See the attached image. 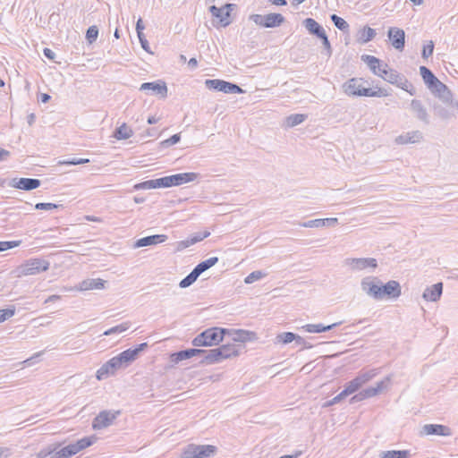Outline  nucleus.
Listing matches in <instances>:
<instances>
[{"mask_svg": "<svg viewBox=\"0 0 458 458\" xmlns=\"http://www.w3.org/2000/svg\"><path fill=\"white\" fill-rule=\"evenodd\" d=\"M367 83L361 78H352L347 81L344 84V92L349 96H358V97H387L389 92L383 88H377V89H372L365 86Z\"/></svg>", "mask_w": 458, "mask_h": 458, "instance_id": "nucleus-1", "label": "nucleus"}, {"mask_svg": "<svg viewBox=\"0 0 458 458\" xmlns=\"http://www.w3.org/2000/svg\"><path fill=\"white\" fill-rule=\"evenodd\" d=\"M231 330L221 327H210L194 337L191 344L196 347L218 345L224 341L226 335H230Z\"/></svg>", "mask_w": 458, "mask_h": 458, "instance_id": "nucleus-2", "label": "nucleus"}, {"mask_svg": "<svg viewBox=\"0 0 458 458\" xmlns=\"http://www.w3.org/2000/svg\"><path fill=\"white\" fill-rule=\"evenodd\" d=\"M420 73L425 84L433 93H437L438 97L443 101L449 100L451 91L448 89L446 85L441 82L428 68L426 66H420Z\"/></svg>", "mask_w": 458, "mask_h": 458, "instance_id": "nucleus-3", "label": "nucleus"}, {"mask_svg": "<svg viewBox=\"0 0 458 458\" xmlns=\"http://www.w3.org/2000/svg\"><path fill=\"white\" fill-rule=\"evenodd\" d=\"M49 262L43 259L27 260L17 267L18 276H34L49 268Z\"/></svg>", "mask_w": 458, "mask_h": 458, "instance_id": "nucleus-4", "label": "nucleus"}, {"mask_svg": "<svg viewBox=\"0 0 458 458\" xmlns=\"http://www.w3.org/2000/svg\"><path fill=\"white\" fill-rule=\"evenodd\" d=\"M216 447L212 445L189 444L183 448V458H209L216 454Z\"/></svg>", "mask_w": 458, "mask_h": 458, "instance_id": "nucleus-5", "label": "nucleus"}, {"mask_svg": "<svg viewBox=\"0 0 458 458\" xmlns=\"http://www.w3.org/2000/svg\"><path fill=\"white\" fill-rule=\"evenodd\" d=\"M249 19L256 25L267 29L279 27L285 21L284 17L281 13H274L266 15L251 14Z\"/></svg>", "mask_w": 458, "mask_h": 458, "instance_id": "nucleus-6", "label": "nucleus"}, {"mask_svg": "<svg viewBox=\"0 0 458 458\" xmlns=\"http://www.w3.org/2000/svg\"><path fill=\"white\" fill-rule=\"evenodd\" d=\"M205 85L208 89L224 92L225 94H241L244 92L237 84L218 79H208L205 81Z\"/></svg>", "mask_w": 458, "mask_h": 458, "instance_id": "nucleus-7", "label": "nucleus"}, {"mask_svg": "<svg viewBox=\"0 0 458 458\" xmlns=\"http://www.w3.org/2000/svg\"><path fill=\"white\" fill-rule=\"evenodd\" d=\"M361 61L364 62L370 71L377 76L381 77L386 76L387 71H389L388 64L381 62L378 58L369 55H362L360 57Z\"/></svg>", "mask_w": 458, "mask_h": 458, "instance_id": "nucleus-8", "label": "nucleus"}, {"mask_svg": "<svg viewBox=\"0 0 458 458\" xmlns=\"http://www.w3.org/2000/svg\"><path fill=\"white\" fill-rule=\"evenodd\" d=\"M235 7L234 4H225L223 7L211 5L209 12L213 17L218 20V24L222 27H226L231 23L230 13Z\"/></svg>", "mask_w": 458, "mask_h": 458, "instance_id": "nucleus-9", "label": "nucleus"}, {"mask_svg": "<svg viewBox=\"0 0 458 458\" xmlns=\"http://www.w3.org/2000/svg\"><path fill=\"white\" fill-rule=\"evenodd\" d=\"M381 281L377 276H366L360 281V289L369 297L378 301L379 285Z\"/></svg>", "mask_w": 458, "mask_h": 458, "instance_id": "nucleus-10", "label": "nucleus"}, {"mask_svg": "<svg viewBox=\"0 0 458 458\" xmlns=\"http://www.w3.org/2000/svg\"><path fill=\"white\" fill-rule=\"evenodd\" d=\"M120 414V411H100L92 421V428L95 430H99L109 427L113 424L114 420Z\"/></svg>", "mask_w": 458, "mask_h": 458, "instance_id": "nucleus-11", "label": "nucleus"}, {"mask_svg": "<svg viewBox=\"0 0 458 458\" xmlns=\"http://www.w3.org/2000/svg\"><path fill=\"white\" fill-rule=\"evenodd\" d=\"M147 347L148 344L142 343L137 345L135 348L127 349L116 355L117 361L120 362L122 367H127L130 363L134 361L139 357L140 352H142Z\"/></svg>", "mask_w": 458, "mask_h": 458, "instance_id": "nucleus-12", "label": "nucleus"}, {"mask_svg": "<svg viewBox=\"0 0 458 458\" xmlns=\"http://www.w3.org/2000/svg\"><path fill=\"white\" fill-rule=\"evenodd\" d=\"M402 293L401 285L397 281L390 280L386 284L379 285L378 301L384 298L397 299Z\"/></svg>", "mask_w": 458, "mask_h": 458, "instance_id": "nucleus-13", "label": "nucleus"}, {"mask_svg": "<svg viewBox=\"0 0 458 458\" xmlns=\"http://www.w3.org/2000/svg\"><path fill=\"white\" fill-rule=\"evenodd\" d=\"M345 264L352 270H364L367 268L375 269L377 267V261L374 258H354L345 259Z\"/></svg>", "mask_w": 458, "mask_h": 458, "instance_id": "nucleus-14", "label": "nucleus"}, {"mask_svg": "<svg viewBox=\"0 0 458 458\" xmlns=\"http://www.w3.org/2000/svg\"><path fill=\"white\" fill-rule=\"evenodd\" d=\"M122 368V365L117 361L116 356L110 359L108 361L104 363L97 371V378L103 380L107 378L109 376L114 375V373Z\"/></svg>", "mask_w": 458, "mask_h": 458, "instance_id": "nucleus-15", "label": "nucleus"}, {"mask_svg": "<svg viewBox=\"0 0 458 458\" xmlns=\"http://www.w3.org/2000/svg\"><path fill=\"white\" fill-rule=\"evenodd\" d=\"M9 185L22 191H32L41 185V181L36 178H13Z\"/></svg>", "mask_w": 458, "mask_h": 458, "instance_id": "nucleus-16", "label": "nucleus"}, {"mask_svg": "<svg viewBox=\"0 0 458 458\" xmlns=\"http://www.w3.org/2000/svg\"><path fill=\"white\" fill-rule=\"evenodd\" d=\"M387 36L395 49L400 51L403 50L405 45V32L403 30L390 27L387 31Z\"/></svg>", "mask_w": 458, "mask_h": 458, "instance_id": "nucleus-17", "label": "nucleus"}, {"mask_svg": "<svg viewBox=\"0 0 458 458\" xmlns=\"http://www.w3.org/2000/svg\"><path fill=\"white\" fill-rule=\"evenodd\" d=\"M140 90H151L153 94L159 95L162 98L167 96V86L163 81H156L152 82H144L140 85Z\"/></svg>", "mask_w": 458, "mask_h": 458, "instance_id": "nucleus-18", "label": "nucleus"}, {"mask_svg": "<svg viewBox=\"0 0 458 458\" xmlns=\"http://www.w3.org/2000/svg\"><path fill=\"white\" fill-rule=\"evenodd\" d=\"M422 433L425 435L450 437L452 430L449 427L441 424H426L422 428Z\"/></svg>", "mask_w": 458, "mask_h": 458, "instance_id": "nucleus-19", "label": "nucleus"}, {"mask_svg": "<svg viewBox=\"0 0 458 458\" xmlns=\"http://www.w3.org/2000/svg\"><path fill=\"white\" fill-rule=\"evenodd\" d=\"M203 352H205L203 349H186L172 353L171 360L174 363H178L182 360L191 359L194 356L201 355Z\"/></svg>", "mask_w": 458, "mask_h": 458, "instance_id": "nucleus-20", "label": "nucleus"}, {"mask_svg": "<svg viewBox=\"0 0 458 458\" xmlns=\"http://www.w3.org/2000/svg\"><path fill=\"white\" fill-rule=\"evenodd\" d=\"M167 240V235L165 234H154L146 237H142L137 240L134 243V248H141L151 245H156L158 243L165 242Z\"/></svg>", "mask_w": 458, "mask_h": 458, "instance_id": "nucleus-21", "label": "nucleus"}, {"mask_svg": "<svg viewBox=\"0 0 458 458\" xmlns=\"http://www.w3.org/2000/svg\"><path fill=\"white\" fill-rule=\"evenodd\" d=\"M422 132L420 131H408L395 138V143L399 145L412 144L420 142L422 140Z\"/></svg>", "mask_w": 458, "mask_h": 458, "instance_id": "nucleus-22", "label": "nucleus"}, {"mask_svg": "<svg viewBox=\"0 0 458 458\" xmlns=\"http://www.w3.org/2000/svg\"><path fill=\"white\" fill-rule=\"evenodd\" d=\"M358 390H359L358 386H356V385L353 383V381L351 380L346 384L344 389L340 394H338L336 396H335L330 401L327 402L324 406L328 407L333 404H335V403H339L340 401H342L346 396L355 393Z\"/></svg>", "mask_w": 458, "mask_h": 458, "instance_id": "nucleus-23", "label": "nucleus"}, {"mask_svg": "<svg viewBox=\"0 0 458 458\" xmlns=\"http://www.w3.org/2000/svg\"><path fill=\"white\" fill-rule=\"evenodd\" d=\"M443 293V283L439 282L430 287H427L422 294L423 299L428 301H437Z\"/></svg>", "mask_w": 458, "mask_h": 458, "instance_id": "nucleus-24", "label": "nucleus"}, {"mask_svg": "<svg viewBox=\"0 0 458 458\" xmlns=\"http://www.w3.org/2000/svg\"><path fill=\"white\" fill-rule=\"evenodd\" d=\"M210 235V233L208 231H205L203 233L199 232L194 233L192 236L187 238L186 240L181 241L177 244V250H182L199 242H201L205 238L208 237Z\"/></svg>", "mask_w": 458, "mask_h": 458, "instance_id": "nucleus-25", "label": "nucleus"}, {"mask_svg": "<svg viewBox=\"0 0 458 458\" xmlns=\"http://www.w3.org/2000/svg\"><path fill=\"white\" fill-rule=\"evenodd\" d=\"M201 355H204L203 359L200 360V363L203 365H211L215 363H219L223 361L221 358V352L218 348L211 349V350H204Z\"/></svg>", "mask_w": 458, "mask_h": 458, "instance_id": "nucleus-26", "label": "nucleus"}, {"mask_svg": "<svg viewBox=\"0 0 458 458\" xmlns=\"http://www.w3.org/2000/svg\"><path fill=\"white\" fill-rule=\"evenodd\" d=\"M411 110L416 114L418 119H420V121L424 122L427 124L429 123L427 110L425 109V107L423 106L420 100H411Z\"/></svg>", "mask_w": 458, "mask_h": 458, "instance_id": "nucleus-27", "label": "nucleus"}, {"mask_svg": "<svg viewBox=\"0 0 458 458\" xmlns=\"http://www.w3.org/2000/svg\"><path fill=\"white\" fill-rule=\"evenodd\" d=\"M303 24L310 34L315 35L318 38H320L326 33L323 27L312 18L305 19L303 21Z\"/></svg>", "mask_w": 458, "mask_h": 458, "instance_id": "nucleus-28", "label": "nucleus"}, {"mask_svg": "<svg viewBox=\"0 0 458 458\" xmlns=\"http://www.w3.org/2000/svg\"><path fill=\"white\" fill-rule=\"evenodd\" d=\"M241 344L236 345L234 344H226L218 347V350L221 352L222 360H226L232 357H235L239 355V348Z\"/></svg>", "mask_w": 458, "mask_h": 458, "instance_id": "nucleus-29", "label": "nucleus"}, {"mask_svg": "<svg viewBox=\"0 0 458 458\" xmlns=\"http://www.w3.org/2000/svg\"><path fill=\"white\" fill-rule=\"evenodd\" d=\"M341 324L342 322H336L328 326H324L323 324H307L302 327V329L308 333H322L329 331Z\"/></svg>", "mask_w": 458, "mask_h": 458, "instance_id": "nucleus-30", "label": "nucleus"}, {"mask_svg": "<svg viewBox=\"0 0 458 458\" xmlns=\"http://www.w3.org/2000/svg\"><path fill=\"white\" fill-rule=\"evenodd\" d=\"M376 36V31L374 29L365 26L358 32L357 41L360 44L368 43L372 40Z\"/></svg>", "mask_w": 458, "mask_h": 458, "instance_id": "nucleus-31", "label": "nucleus"}, {"mask_svg": "<svg viewBox=\"0 0 458 458\" xmlns=\"http://www.w3.org/2000/svg\"><path fill=\"white\" fill-rule=\"evenodd\" d=\"M132 134L133 131L125 123H123L121 126L114 130L113 136L116 140H122L131 138Z\"/></svg>", "mask_w": 458, "mask_h": 458, "instance_id": "nucleus-32", "label": "nucleus"}, {"mask_svg": "<svg viewBox=\"0 0 458 458\" xmlns=\"http://www.w3.org/2000/svg\"><path fill=\"white\" fill-rule=\"evenodd\" d=\"M105 281L98 278V279H88L84 280L81 284V290H93V289H102L104 288Z\"/></svg>", "mask_w": 458, "mask_h": 458, "instance_id": "nucleus-33", "label": "nucleus"}, {"mask_svg": "<svg viewBox=\"0 0 458 458\" xmlns=\"http://www.w3.org/2000/svg\"><path fill=\"white\" fill-rule=\"evenodd\" d=\"M410 456L409 450L383 451L379 454L380 458H409Z\"/></svg>", "mask_w": 458, "mask_h": 458, "instance_id": "nucleus-34", "label": "nucleus"}, {"mask_svg": "<svg viewBox=\"0 0 458 458\" xmlns=\"http://www.w3.org/2000/svg\"><path fill=\"white\" fill-rule=\"evenodd\" d=\"M385 387V381H380L377 383L376 386H369L366 389H363L361 392L364 400L373 397L377 394H378Z\"/></svg>", "mask_w": 458, "mask_h": 458, "instance_id": "nucleus-35", "label": "nucleus"}, {"mask_svg": "<svg viewBox=\"0 0 458 458\" xmlns=\"http://www.w3.org/2000/svg\"><path fill=\"white\" fill-rule=\"evenodd\" d=\"M254 333L252 332H250V331H246V330H236V331H231V334L229 335L230 336H232V339L234 341V342H238V343H245L249 340H250V335H253Z\"/></svg>", "mask_w": 458, "mask_h": 458, "instance_id": "nucleus-36", "label": "nucleus"}, {"mask_svg": "<svg viewBox=\"0 0 458 458\" xmlns=\"http://www.w3.org/2000/svg\"><path fill=\"white\" fill-rule=\"evenodd\" d=\"M308 115L304 114H294L285 118V126L292 128L301 124L307 119Z\"/></svg>", "mask_w": 458, "mask_h": 458, "instance_id": "nucleus-37", "label": "nucleus"}, {"mask_svg": "<svg viewBox=\"0 0 458 458\" xmlns=\"http://www.w3.org/2000/svg\"><path fill=\"white\" fill-rule=\"evenodd\" d=\"M200 274L194 267L193 270L186 276L183 279H182L179 283V286L181 288H187L191 286L193 283L196 282Z\"/></svg>", "mask_w": 458, "mask_h": 458, "instance_id": "nucleus-38", "label": "nucleus"}, {"mask_svg": "<svg viewBox=\"0 0 458 458\" xmlns=\"http://www.w3.org/2000/svg\"><path fill=\"white\" fill-rule=\"evenodd\" d=\"M218 262L217 257H211L204 261L199 262L196 267V270L201 275Z\"/></svg>", "mask_w": 458, "mask_h": 458, "instance_id": "nucleus-39", "label": "nucleus"}, {"mask_svg": "<svg viewBox=\"0 0 458 458\" xmlns=\"http://www.w3.org/2000/svg\"><path fill=\"white\" fill-rule=\"evenodd\" d=\"M296 339V334L293 332H284L278 334L275 339V344H288Z\"/></svg>", "mask_w": 458, "mask_h": 458, "instance_id": "nucleus-40", "label": "nucleus"}, {"mask_svg": "<svg viewBox=\"0 0 458 458\" xmlns=\"http://www.w3.org/2000/svg\"><path fill=\"white\" fill-rule=\"evenodd\" d=\"M177 174L168 175L165 177L158 178L160 188H169L172 186H179L178 185Z\"/></svg>", "mask_w": 458, "mask_h": 458, "instance_id": "nucleus-41", "label": "nucleus"}, {"mask_svg": "<svg viewBox=\"0 0 458 458\" xmlns=\"http://www.w3.org/2000/svg\"><path fill=\"white\" fill-rule=\"evenodd\" d=\"M157 188H160L158 178L145 181V182H140V183H137L134 185L135 190H150V189H157Z\"/></svg>", "mask_w": 458, "mask_h": 458, "instance_id": "nucleus-42", "label": "nucleus"}, {"mask_svg": "<svg viewBox=\"0 0 458 458\" xmlns=\"http://www.w3.org/2000/svg\"><path fill=\"white\" fill-rule=\"evenodd\" d=\"M331 21H333L334 25L340 30L344 32H347L349 30V24L348 22L341 18L340 16L336 14H332L330 16Z\"/></svg>", "mask_w": 458, "mask_h": 458, "instance_id": "nucleus-43", "label": "nucleus"}, {"mask_svg": "<svg viewBox=\"0 0 458 458\" xmlns=\"http://www.w3.org/2000/svg\"><path fill=\"white\" fill-rule=\"evenodd\" d=\"M178 179V185H182L187 182H191L195 181L199 177V174L197 173H182V174H176Z\"/></svg>", "mask_w": 458, "mask_h": 458, "instance_id": "nucleus-44", "label": "nucleus"}, {"mask_svg": "<svg viewBox=\"0 0 458 458\" xmlns=\"http://www.w3.org/2000/svg\"><path fill=\"white\" fill-rule=\"evenodd\" d=\"M131 323L130 322H123L120 325H117L115 327H113L106 331L104 332V335H111L113 334H119L126 331L130 327Z\"/></svg>", "mask_w": 458, "mask_h": 458, "instance_id": "nucleus-45", "label": "nucleus"}, {"mask_svg": "<svg viewBox=\"0 0 458 458\" xmlns=\"http://www.w3.org/2000/svg\"><path fill=\"white\" fill-rule=\"evenodd\" d=\"M97 439L98 438H97L96 436L86 437H83L81 439H79L76 442V444H77L80 451H82L85 448L92 445L97 441Z\"/></svg>", "mask_w": 458, "mask_h": 458, "instance_id": "nucleus-46", "label": "nucleus"}, {"mask_svg": "<svg viewBox=\"0 0 458 458\" xmlns=\"http://www.w3.org/2000/svg\"><path fill=\"white\" fill-rule=\"evenodd\" d=\"M266 276H267L266 273H263L260 270H256V271L251 272L245 277L244 283L247 284H250L258 280H260L261 278L265 277Z\"/></svg>", "mask_w": 458, "mask_h": 458, "instance_id": "nucleus-47", "label": "nucleus"}, {"mask_svg": "<svg viewBox=\"0 0 458 458\" xmlns=\"http://www.w3.org/2000/svg\"><path fill=\"white\" fill-rule=\"evenodd\" d=\"M98 29L97 26L93 25V26H90L88 30H87V33H86V38L87 40L89 41V43H93L94 41L97 40L98 38Z\"/></svg>", "mask_w": 458, "mask_h": 458, "instance_id": "nucleus-48", "label": "nucleus"}, {"mask_svg": "<svg viewBox=\"0 0 458 458\" xmlns=\"http://www.w3.org/2000/svg\"><path fill=\"white\" fill-rule=\"evenodd\" d=\"M59 446H60V444H55L54 445H50L47 448H44L37 454V457L38 458H46L48 455L52 454Z\"/></svg>", "mask_w": 458, "mask_h": 458, "instance_id": "nucleus-49", "label": "nucleus"}, {"mask_svg": "<svg viewBox=\"0 0 458 458\" xmlns=\"http://www.w3.org/2000/svg\"><path fill=\"white\" fill-rule=\"evenodd\" d=\"M377 374V370L374 369H369L367 371H360L358 375L360 377V379L362 380V382L365 384V383L369 382L370 379H372L374 377H376Z\"/></svg>", "mask_w": 458, "mask_h": 458, "instance_id": "nucleus-50", "label": "nucleus"}, {"mask_svg": "<svg viewBox=\"0 0 458 458\" xmlns=\"http://www.w3.org/2000/svg\"><path fill=\"white\" fill-rule=\"evenodd\" d=\"M14 314L15 308L13 306L7 309L0 310V323H3L8 318H12Z\"/></svg>", "mask_w": 458, "mask_h": 458, "instance_id": "nucleus-51", "label": "nucleus"}, {"mask_svg": "<svg viewBox=\"0 0 458 458\" xmlns=\"http://www.w3.org/2000/svg\"><path fill=\"white\" fill-rule=\"evenodd\" d=\"M60 208H63L62 204L39 202L35 205V208L39 209V210H51V209H57Z\"/></svg>", "mask_w": 458, "mask_h": 458, "instance_id": "nucleus-52", "label": "nucleus"}, {"mask_svg": "<svg viewBox=\"0 0 458 458\" xmlns=\"http://www.w3.org/2000/svg\"><path fill=\"white\" fill-rule=\"evenodd\" d=\"M89 162V159L88 158H72L68 160H63L59 161V165H83Z\"/></svg>", "mask_w": 458, "mask_h": 458, "instance_id": "nucleus-53", "label": "nucleus"}, {"mask_svg": "<svg viewBox=\"0 0 458 458\" xmlns=\"http://www.w3.org/2000/svg\"><path fill=\"white\" fill-rule=\"evenodd\" d=\"M300 225L302 227H307V228H313V227L318 228V227L325 226V222L321 221V218H318V219L310 220V221L301 223V224H300Z\"/></svg>", "mask_w": 458, "mask_h": 458, "instance_id": "nucleus-54", "label": "nucleus"}, {"mask_svg": "<svg viewBox=\"0 0 458 458\" xmlns=\"http://www.w3.org/2000/svg\"><path fill=\"white\" fill-rule=\"evenodd\" d=\"M434 50V42L429 40L427 44L423 46L421 56L424 59H428L432 54Z\"/></svg>", "mask_w": 458, "mask_h": 458, "instance_id": "nucleus-55", "label": "nucleus"}, {"mask_svg": "<svg viewBox=\"0 0 458 458\" xmlns=\"http://www.w3.org/2000/svg\"><path fill=\"white\" fill-rule=\"evenodd\" d=\"M20 244L21 241L0 242V252L17 247Z\"/></svg>", "mask_w": 458, "mask_h": 458, "instance_id": "nucleus-56", "label": "nucleus"}, {"mask_svg": "<svg viewBox=\"0 0 458 458\" xmlns=\"http://www.w3.org/2000/svg\"><path fill=\"white\" fill-rule=\"evenodd\" d=\"M396 78H399V72H397L395 70H393V69H389V71H387V73L386 76H383V80H385L386 81L393 84V83H395L396 82Z\"/></svg>", "mask_w": 458, "mask_h": 458, "instance_id": "nucleus-57", "label": "nucleus"}, {"mask_svg": "<svg viewBox=\"0 0 458 458\" xmlns=\"http://www.w3.org/2000/svg\"><path fill=\"white\" fill-rule=\"evenodd\" d=\"M319 38L322 40V45L324 47L327 56L330 57L332 55V48L327 34L325 33Z\"/></svg>", "mask_w": 458, "mask_h": 458, "instance_id": "nucleus-58", "label": "nucleus"}, {"mask_svg": "<svg viewBox=\"0 0 458 458\" xmlns=\"http://www.w3.org/2000/svg\"><path fill=\"white\" fill-rule=\"evenodd\" d=\"M434 109L436 114L443 119H449L452 116V114L443 106H436Z\"/></svg>", "mask_w": 458, "mask_h": 458, "instance_id": "nucleus-59", "label": "nucleus"}, {"mask_svg": "<svg viewBox=\"0 0 458 458\" xmlns=\"http://www.w3.org/2000/svg\"><path fill=\"white\" fill-rule=\"evenodd\" d=\"M180 140H181L180 133H176V134L172 135L169 139L162 141V145L164 147H169V146L178 143L180 141Z\"/></svg>", "mask_w": 458, "mask_h": 458, "instance_id": "nucleus-60", "label": "nucleus"}, {"mask_svg": "<svg viewBox=\"0 0 458 458\" xmlns=\"http://www.w3.org/2000/svg\"><path fill=\"white\" fill-rule=\"evenodd\" d=\"M401 81L403 82H401L399 88H401L402 89L407 91L410 93V95H414V90H413V87L412 85L409 82V81L405 78V79H401Z\"/></svg>", "mask_w": 458, "mask_h": 458, "instance_id": "nucleus-61", "label": "nucleus"}, {"mask_svg": "<svg viewBox=\"0 0 458 458\" xmlns=\"http://www.w3.org/2000/svg\"><path fill=\"white\" fill-rule=\"evenodd\" d=\"M294 342L298 345H301L303 348L310 349L312 347V345L305 341L304 338L301 336L296 335V339H294Z\"/></svg>", "mask_w": 458, "mask_h": 458, "instance_id": "nucleus-62", "label": "nucleus"}, {"mask_svg": "<svg viewBox=\"0 0 458 458\" xmlns=\"http://www.w3.org/2000/svg\"><path fill=\"white\" fill-rule=\"evenodd\" d=\"M12 455V451L9 447H0V458H8Z\"/></svg>", "mask_w": 458, "mask_h": 458, "instance_id": "nucleus-63", "label": "nucleus"}, {"mask_svg": "<svg viewBox=\"0 0 458 458\" xmlns=\"http://www.w3.org/2000/svg\"><path fill=\"white\" fill-rule=\"evenodd\" d=\"M62 458H70L72 455L71 454L67 446H64L57 451Z\"/></svg>", "mask_w": 458, "mask_h": 458, "instance_id": "nucleus-64", "label": "nucleus"}]
</instances>
